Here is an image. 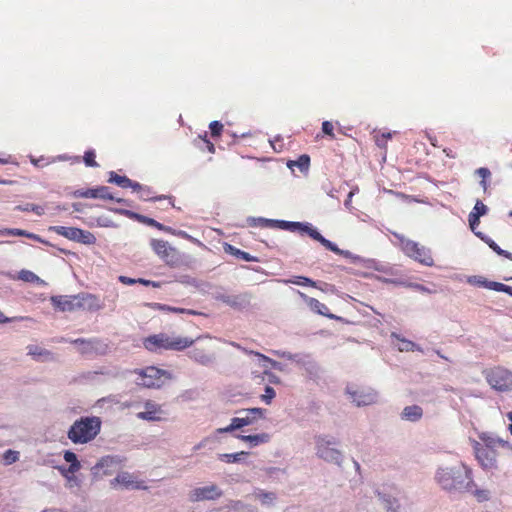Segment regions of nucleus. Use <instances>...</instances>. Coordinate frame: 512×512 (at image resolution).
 Returning a JSON list of instances; mask_svg holds the SVG:
<instances>
[{"label": "nucleus", "mask_w": 512, "mask_h": 512, "mask_svg": "<svg viewBox=\"0 0 512 512\" xmlns=\"http://www.w3.org/2000/svg\"><path fill=\"white\" fill-rule=\"evenodd\" d=\"M435 480L442 489L450 492H470L475 486L472 470L462 462L452 467L439 468Z\"/></svg>", "instance_id": "nucleus-1"}, {"label": "nucleus", "mask_w": 512, "mask_h": 512, "mask_svg": "<svg viewBox=\"0 0 512 512\" xmlns=\"http://www.w3.org/2000/svg\"><path fill=\"white\" fill-rule=\"evenodd\" d=\"M472 447L478 463L487 470L497 468L500 449H510L508 442L488 433H481L479 440L472 441Z\"/></svg>", "instance_id": "nucleus-2"}, {"label": "nucleus", "mask_w": 512, "mask_h": 512, "mask_svg": "<svg viewBox=\"0 0 512 512\" xmlns=\"http://www.w3.org/2000/svg\"><path fill=\"white\" fill-rule=\"evenodd\" d=\"M101 427L100 417L82 416L70 426L67 437L73 444H87L98 436Z\"/></svg>", "instance_id": "nucleus-3"}, {"label": "nucleus", "mask_w": 512, "mask_h": 512, "mask_svg": "<svg viewBox=\"0 0 512 512\" xmlns=\"http://www.w3.org/2000/svg\"><path fill=\"white\" fill-rule=\"evenodd\" d=\"M265 227L271 228H279L283 230L289 231H299L301 233H307L312 239L320 242L326 249L338 254L344 255L345 252L339 249L333 242L324 238L315 228H313L308 223L301 222H290L284 220H271V219H263Z\"/></svg>", "instance_id": "nucleus-4"}, {"label": "nucleus", "mask_w": 512, "mask_h": 512, "mask_svg": "<svg viewBox=\"0 0 512 512\" xmlns=\"http://www.w3.org/2000/svg\"><path fill=\"white\" fill-rule=\"evenodd\" d=\"M194 342L195 340L189 337L159 333L146 337L143 340V345L150 352L159 350L183 351L191 347Z\"/></svg>", "instance_id": "nucleus-5"}, {"label": "nucleus", "mask_w": 512, "mask_h": 512, "mask_svg": "<svg viewBox=\"0 0 512 512\" xmlns=\"http://www.w3.org/2000/svg\"><path fill=\"white\" fill-rule=\"evenodd\" d=\"M239 416L231 419V423L223 428H218L217 433H229L244 426L252 425L257 420L264 418L265 410L262 408L242 409L236 412Z\"/></svg>", "instance_id": "nucleus-6"}, {"label": "nucleus", "mask_w": 512, "mask_h": 512, "mask_svg": "<svg viewBox=\"0 0 512 512\" xmlns=\"http://www.w3.org/2000/svg\"><path fill=\"white\" fill-rule=\"evenodd\" d=\"M483 375L493 389L501 392L512 391V372L508 369L496 366L485 369Z\"/></svg>", "instance_id": "nucleus-7"}, {"label": "nucleus", "mask_w": 512, "mask_h": 512, "mask_svg": "<svg viewBox=\"0 0 512 512\" xmlns=\"http://www.w3.org/2000/svg\"><path fill=\"white\" fill-rule=\"evenodd\" d=\"M138 375L137 383L146 388H160L170 378L165 370L149 366L134 371Z\"/></svg>", "instance_id": "nucleus-8"}, {"label": "nucleus", "mask_w": 512, "mask_h": 512, "mask_svg": "<svg viewBox=\"0 0 512 512\" xmlns=\"http://www.w3.org/2000/svg\"><path fill=\"white\" fill-rule=\"evenodd\" d=\"M400 246L402 251L410 258L414 259L415 261L425 265V266H433L434 265V259L431 255L430 249L419 245V243L405 239L400 238Z\"/></svg>", "instance_id": "nucleus-9"}, {"label": "nucleus", "mask_w": 512, "mask_h": 512, "mask_svg": "<svg viewBox=\"0 0 512 512\" xmlns=\"http://www.w3.org/2000/svg\"><path fill=\"white\" fill-rule=\"evenodd\" d=\"M337 442L334 439L319 436L316 439L317 455L327 462L340 464L342 453L336 448Z\"/></svg>", "instance_id": "nucleus-10"}, {"label": "nucleus", "mask_w": 512, "mask_h": 512, "mask_svg": "<svg viewBox=\"0 0 512 512\" xmlns=\"http://www.w3.org/2000/svg\"><path fill=\"white\" fill-rule=\"evenodd\" d=\"M347 393L357 406H367L377 402V393L372 389L347 387Z\"/></svg>", "instance_id": "nucleus-11"}, {"label": "nucleus", "mask_w": 512, "mask_h": 512, "mask_svg": "<svg viewBox=\"0 0 512 512\" xmlns=\"http://www.w3.org/2000/svg\"><path fill=\"white\" fill-rule=\"evenodd\" d=\"M110 485L112 488H116L117 486L120 485L125 489H147V486L145 485L144 481L138 480L136 476L129 472L118 473L117 476L110 481Z\"/></svg>", "instance_id": "nucleus-12"}, {"label": "nucleus", "mask_w": 512, "mask_h": 512, "mask_svg": "<svg viewBox=\"0 0 512 512\" xmlns=\"http://www.w3.org/2000/svg\"><path fill=\"white\" fill-rule=\"evenodd\" d=\"M222 496V491L217 485L212 484L205 487H199L192 490L189 494V499L192 502H199L203 500H215Z\"/></svg>", "instance_id": "nucleus-13"}, {"label": "nucleus", "mask_w": 512, "mask_h": 512, "mask_svg": "<svg viewBox=\"0 0 512 512\" xmlns=\"http://www.w3.org/2000/svg\"><path fill=\"white\" fill-rule=\"evenodd\" d=\"M78 310H86L89 312H96L104 307L103 301L96 295L91 293L77 294Z\"/></svg>", "instance_id": "nucleus-14"}, {"label": "nucleus", "mask_w": 512, "mask_h": 512, "mask_svg": "<svg viewBox=\"0 0 512 512\" xmlns=\"http://www.w3.org/2000/svg\"><path fill=\"white\" fill-rule=\"evenodd\" d=\"M50 302L54 309L60 312H73L78 310L77 295L51 296Z\"/></svg>", "instance_id": "nucleus-15"}, {"label": "nucleus", "mask_w": 512, "mask_h": 512, "mask_svg": "<svg viewBox=\"0 0 512 512\" xmlns=\"http://www.w3.org/2000/svg\"><path fill=\"white\" fill-rule=\"evenodd\" d=\"M73 195L76 198L114 200V197L110 193V189L107 186H98L96 188L88 189H78L74 191Z\"/></svg>", "instance_id": "nucleus-16"}, {"label": "nucleus", "mask_w": 512, "mask_h": 512, "mask_svg": "<svg viewBox=\"0 0 512 512\" xmlns=\"http://www.w3.org/2000/svg\"><path fill=\"white\" fill-rule=\"evenodd\" d=\"M72 344L79 346V351L82 354L92 353L93 351H100L104 353L107 350V345L103 344L99 339H83L78 338L71 341Z\"/></svg>", "instance_id": "nucleus-17"}, {"label": "nucleus", "mask_w": 512, "mask_h": 512, "mask_svg": "<svg viewBox=\"0 0 512 512\" xmlns=\"http://www.w3.org/2000/svg\"><path fill=\"white\" fill-rule=\"evenodd\" d=\"M300 297L304 300L307 306L315 313L325 316L329 319H334L336 316L329 312V308L321 303L319 300L307 296L305 293L298 291Z\"/></svg>", "instance_id": "nucleus-18"}, {"label": "nucleus", "mask_w": 512, "mask_h": 512, "mask_svg": "<svg viewBox=\"0 0 512 512\" xmlns=\"http://www.w3.org/2000/svg\"><path fill=\"white\" fill-rule=\"evenodd\" d=\"M189 357L202 365H206L213 360V351L209 346H196L189 352Z\"/></svg>", "instance_id": "nucleus-19"}, {"label": "nucleus", "mask_w": 512, "mask_h": 512, "mask_svg": "<svg viewBox=\"0 0 512 512\" xmlns=\"http://www.w3.org/2000/svg\"><path fill=\"white\" fill-rule=\"evenodd\" d=\"M145 411L139 412L137 417L139 419L148 420V421H160L162 417V410L160 405L154 403L153 401H147L144 405Z\"/></svg>", "instance_id": "nucleus-20"}, {"label": "nucleus", "mask_w": 512, "mask_h": 512, "mask_svg": "<svg viewBox=\"0 0 512 512\" xmlns=\"http://www.w3.org/2000/svg\"><path fill=\"white\" fill-rule=\"evenodd\" d=\"M108 182L116 184L121 188H140V183L132 181L127 176H121L114 171L109 173Z\"/></svg>", "instance_id": "nucleus-21"}, {"label": "nucleus", "mask_w": 512, "mask_h": 512, "mask_svg": "<svg viewBox=\"0 0 512 512\" xmlns=\"http://www.w3.org/2000/svg\"><path fill=\"white\" fill-rule=\"evenodd\" d=\"M64 460L70 463L68 469L59 467V470L65 477H68V473L74 474L81 468L80 462L78 461L76 454L72 451L67 450L64 452Z\"/></svg>", "instance_id": "nucleus-22"}, {"label": "nucleus", "mask_w": 512, "mask_h": 512, "mask_svg": "<svg viewBox=\"0 0 512 512\" xmlns=\"http://www.w3.org/2000/svg\"><path fill=\"white\" fill-rule=\"evenodd\" d=\"M475 235L483 240L496 254L512 261V253L501 249L500 246L490 237L484 235L482 232H475Z\"/></svg>", "instance_id": "nucleus-23"}, {"label": "nucleus", "mask_w": 512, "mask_h": 512, "mask_svg": "<svg viewBox=\"0 0 512 512\" xmlns=\"http://www.w3.org/2000/svg\"><path fill=\"white\" fill-rule=\"evenodd\" d=\"M238 439L249 443L251 446H257L270 441V435L268 433H260L255 435H238Z\"/></svg>", "instance_id": "nucleus-24"}, {"label": "nucleus", "mask_w": 512, "mask_h": 512, "mask_svg": "<svg viewBox=\"0 0 512 512\" xmlns=\"http://www.w3.org/2000/svg\"><path fill=\"white\" fill-rule=\"evenodd\" d=\"M423 416V410L418 405L407 406L402 411V418L408 421H418Z\"/></svg>", "instance_id": "nucleus-25"}, {"label": "nucleus", "mask_w": 512, "mask_h": 512, "mask_svg": "<svg viewBox=\"0 0 512 512\" xmlns=\"http://www.w3.org/2000/svg\"><path fill=\"white\" fill-rule=\"evenodd\" d=\"M150 245L160 258H163L168 252L171 253L173 249L167 241L161 239H152Z\"/></svg>", "instance_id": "nucleus-26"}, {"label": "nucleus", "mask_w": 512, "mask_h": 512, "mask_svg": "<svg viewBox=\"0 0 512 512\" xmlns=\"http://www.w3.org/2000/svg\"><path fill=\"white\" fill-rule=\"evenodd\" d=\"M1 233L3 235H8V236H23V237H27V238L32 239L37 242H42V243L44 242L39 235L28 232L26 230L18 229V228H7V229H4Z\"/></svg>", "instance_id": "nucleus-27"}, {"label": "nucleus", "mask_w": 512, "mask_h": 512, "mask_svg": "<svg viewBox=\"0 0 512 512\" xmlns=\"http://www.w3.org/2000/svg\"><path fill=\"white\" fill-rule=\"evenodd\" d=\"M58 235L63 236L69 240L76 241L79 228L76 227H64V226H53L50 227Z\"/></svg>", "instance_id": "nucleus-28"}, {"label": "nucleus", "mask_w": 512, "mask_h": 512, "mask_svg": "<svg viewBox=\"0 0 512 512\" xmlns=\"http://www.w3.org/2000/svg\"><path fill=\"white\" fill-rule=\"evenodd\" d=\"M76 242L85 244V245H93L96 243V237L93 233L80 229L77 234Z\"/></svg>", "instance_id": "nucleus-29"}, {"label": "nucleus", "mask_w": 512, "mask_h": 512, "mask_svg": "<svg viewBox=\"0 0 512 512\" xmlns=\"http://www.w3.org/2000/svg\"><path fill=\"white\" fill-rule=\"evenodd\" d=\"M15 210L21 211V212H33L38 216H42L44 214V207L33 204V203H26L23 205H17L15 207Z\"/></svg>", "instance_id": "nucleus-30"}, {"label": "nucleus", "mask_w": 512, "mask_h": 512, "mask_svg": "<svg viewBox=\"0 0 512 512\" xmlns=\"http://www.w3.org/2000/svg\"><path fill=\"white\" fill-rule=\"evenodd\" d=\"M154 307H156L162 311H167V312H171V313H180V314H189V315H197L198 314L196 311L191 310V309L178 308V307H173V306H169V305H165V304H154Z\"/></svg>", "instance_id": "nucleus-31"}, {"label": "nucleus", "mask_w": 512, "mask_h": 512, "mask_svg": "<svg viewBox=\"0 0 512 512\" xmlns=\"http://www.w3.org/2000/svg\"><path fill=\"white\" fill-rule=\"evenodd\" d=\"M285 283L317 288V283L314 280L305 276H293L292 278L285 280Z\"/></svg>", "instance_id": "nucleus-32"}, {"label": "nucleus", "mask_w": 512, "mask_h": 512, "mask_svg": "<svg viewBox=\"0 0 512 512\" xmlns=\"http://www.w3.org/2000/svg\"><path fill=\"white\" fill-rule=\"evenodd\" d=\"M133 191L139 194L140 199L144 201H155L161 200L162 197H154L152 191L149 187L143 186L140 184V188H133Z\"/></svg>", "instance_id": "nucleus-33"}, {"label": "nucleus", "mask_w": 512, "mask_h": 512, "mask_svg": "<svg viewBox=\"0 0 512 512\" xmlns=\"http://www.w3.org/2000/svg\"><path fill=\"white\" fill-rule=\"evenodd\" d=\"M244 455H248V452L241 451V452L231 453V454L224 453V454H219L218 459L221 461H224L226 463H235V462L241 461L242 456H244Z\"/></svg>", "instance_id": "nucleus-34"}, {"label": "nucleus", "mask_w": 512, "mask_h": 512, "mask_svg": "<svg viewBox=\"0 0 512 512\" xmlns=\"http://www.w3.org/2000/svg\"><path fill=\"white\" fill-rule=\"evenodd\" d=\"M310 165V157L306 154L299 156L296 161H290L288 166L292 168L293 166H297L301 171L308 170Z\"/></svg>", "instance_id": "nucleus-35"}, {"label": "nucleus", "mask_w": 512, "mask_h": 512, "mask_svg": "<svg viewBox=\"0 0 512 512\" xmlns=\"http://www.w3.org/2000/svg\"><path fill=\"white\" fill-rule=\"evenodd\" d=\"M481 284L490 289V290H494V291H497V292H504V293H507L509 292V288L510 286L508 285H505L503 283H500V282H495V281H482Z\"/></svg>", "instance_id": "nucleus-36"}, {"label": "nucleus", "mask_w": 512, "mask_h": 512, "mask_svg": "<svg viewBox=\"0 0 512 512\" xmlns=\"http://www.w3.org/2000/svg\"><path fill=\"white\" fill-rule=\"evenodd\" d=\"M255 496L263 505H272L276 499V494L273 492L259 491Z\"/></svg>", "instance_id": "nucleus-37"}, {"label": "nucleus", "mask_w": 512, "mask_h": 512, "mask_svg": "<svg viewBox=\"0 0 512 512\" xmlns=\"http://www.w3.org/2000/svg\"><path fill=\"white\" fill-rule=\"evenodd\" d=\"M476 174L481 178L480 185L483 188L484 192L488 189V182L487 179L491 177V172L486 167H481L476 170Z\"/></svg>", "instance_id": "nucleus-38"}, {"label": "nucleus", "mask_w": 512, "mask_h": 512, "mask_svg": "<svg viewBox=\"0 0 512 512\" xmlns=\"http://www.w3.org/2000/svg\"><path fill=\"white\" fill-rule=\"evenodd\" d=\"M166 264L169 266H177L180 262V255L179 252L173 248L171 250V253H167L163 258H161Z\"/></svg>", "instance_id": "nucleus-39"}, {"label": "nucleus", "mask_w": 512, "mask_h": 512, "mask_svg": "<svg viewBox=\"0 0 512 512\" xmlns=\"http://www.w3.org/2000/svg\"><path fill=\"white\" fill-rule=\"evenodd\" d=\"M120 465V460L117 459L116 457H113V456H106V457H103L99 463L97 464V467L99 468H108V467H112V466H119Z\"/></svg>", "instance_id": "nucleus-40"}, {"label": "nucleus", "mask_w": 512, "mask_h": 512, "mask_svg": "<svg viewBox=\"0 0 512 512\" xmlns=\"http://www.w3.org/2000/svg\"><path fill=\"white\" fill-rule=\"evenodd\" d=\"M28 354L33 357H40V356H48L50 355V352L40 346L37 345H29L27 346Z\"/></svg>", "instance_id": "nucleus-41"}, {"label": "nucleus", "mask_w": 512, "mask_h": 512, "mask_svg": "<svg viewBox=\"0 0 512 512\" xmlns=\"http://www.w3.org/2000/svg\"><path fill=\"white\" fill-rule=\"evenodd\" d=\"M95 158H96L95 151L87 150L83 156L85 165L88 167H98L99 164L96 162Z\"/></svg>", "instance_id": "nucleus-42"}, {"label": "nucleus", "mask_w": 512, "mask_h": 512, "mask_svg": "<svg viewBox=\"0 0 512 512\" xmlns=\"http://www.w3.org/2000/svg\"><path fill=\"white\" fill-rule=\"evenodd\" d=\"M19 279L25 281V282H39L40 278L29 270H21L19 272Z\"/></svg>", "instance_id": "nucleus-43"}, {"label": "nucleus", "mask_w": 512, "mask_h": 512, "mask_svg": "<svg viewBox=\"0 0 512 512\" xmlns=\"http://www.w3.org/2000/svg\"><path fill=\"white\" fill-rule=\"evenodd\" d=\"M19 459V452L14 450H7L3 454V461L5 465H10L18 461Z\"/></svg>", "instance_id": "nucleus-44"}, {"label": "nucleus", "mask_w": 512, "mask_h": 512, "mask_svg": "<svg viewBox=\"0 0 512 512\" xmlns=\"http://www.w3.org/2000/svg\"><path fill=\"white\" fill-rule=\"evenodd\" d=\"M488 211L487 206L480 200H477L473 210L470 212L473 215H477L478 217L484 216Z\"/></svg>", "instance_id": "nucleus-45"}, {"label": "nucleus", "mask_w": 512, "mask_h": 512, "mask_svg": "<svg viewBox=\"0 0 512 512\" xmlns=\"http://www.w3.org/2000/svg\"><path fill=\"white\" fill-rule=\"evenodd\" d=\"M223 124L219 121H212L209 125L211 136L219 137L223 131Z\"/></svg>", "instance_id": "nucleus-46"}, {"label": "nucleus", "mask_w": 512, "mask_h": 512, "mask_svg": "<svg viewBox=\"0 0 512 512\" xmlns=\"http://www.w3.org/2000/svg\"><path fill=\"white\" fill-rule=\"evenodd\" d=\"M401 344L399 345V350L400 351H414L415 349L419 350V348L417 347V345L410 341V340H406V339H399Z\"/></svg>", "instance_id": "nucleus-47"}, {"label": "nucleus", "mask_w": 512, "mask_h": 512, "mask_svg": "<svg viewBox=\"0 0 512 512\" xmlns=\"http://www.w3.org/2000/svg\"><path fill=\"white\" fill-rule=\"evenodd\" d=\"M375 143L378 147H385L387 141L391 138V133H381L374 136Z\"/></svg>", "instance_id": "nucleus-48"}, {"label": "nucleus", "mask_w": 512, "mask_h": 512, "mask_svg": "<svg viewBox=\"0 0 512 512\" xmlns=\"http://www.w3.org/2000/svg\"><path fill=\"white\" fill-rule=\"evenodd\" d=\"M322 131L324 134L328 135L331 139H335L334 126H333L332 122L324 121L322 123Z\"/></svg>", "instance_id": "nucleus-49"}, {"label": "nucleus", "mask_w": 512, "mask_h": 512, "mask_svg": "<svg viewBox=\"0 0 512 512\" xmlns=\"http://www.w3.org/2000/svg\"><path fill=\"white\" fill-rule=\"evenodd\" d=\"M468 221H469V226L471 228V230L475 233L477 232L476 231V228L479 226L480 224V217H478L477 215H473V214H469L468 216Z\"/></svg>", "instance_id": "nucleus-50"}, {"label": "nucleus", "mask_w": 512, "mask_h": 512, "mask_svg": "<svg viewBox=\"0 0 512 512\" xmlns=\"http://www.w3.org/2000/svg\"><path fill=\"white\" fill-rule=\"evenodd\" d=\"M275 397V391L272 387L270 386H266L265 388V394L262 395V399L266 402V403H270L271 400Z\"/></svg>", "instance_id": "nucleus-51"}, {"label": "nucleus", "mask_w": 512, "mask_h": 512, "mask_svg": "<svg viewBox=\"0 0 512 512\" xmlns=\"http://www.w3.org/2000/svg\"><path fill=\"white\" fill-rule=\"evenodd\" d=\"M138 283L144 285V286H152L154 288H159L161 285L159 282L147 280L144 278H138Z\"/></svg>", "instance_id": "nucleus-52"}, {"label": "nucleus", "mask_w": 512, "mask_h": 512, "mask_svg": "<svg viewBox=\"0 0 512 512\" xmlns=\"http://www.w3.org/2000/svg\"><path fill=\"white\" fill-rule=\"evenodd\" d=\"M200 138L203 140V142L205 143L206 145V148L207 150L210 152V153H215V146L214 144L207 139V133H205V135L202 137L200 136Z\"/></svg>", "instance_id": "nucleus-53"}, {"label": "nucleus", "mask_w": 512, "mask_h": 512, "mask_svg": "<svg viewBox=\"0 0 512 512\" xmlns=\"http://www.w3.org/2000/svg\"><path fill=\"white\" fill-rule=\"evenodd\" d=\"M119 281L125 285H133L138 283V279H133L127 276H119Z\"/></svg>", "instance_id": "nucleus-54"}, {"label": "nucleus", "mask_w": 512, "mask_h": 512, "mask_svg": "<svg viewBox=\"0 0 512 512\" xmlns=\"http://www.w3.org/2000/svg\"><path fill=\"white\" fill-rule=\"evenodd\" d=\"M143 219V222L151 225V226H155V227H158V228H161L162 225L160 223H158L157 221H155L154 219L152 218H146V217H142Z\"/></svg>", "instance_id": "nucleus-55"}, {"label": "nucleus", "mask_w": 512, "mask_h": 512, "mask_svg": "<svg viewBox=\"0 0 512 512\" xmlns=\"http://www.w3.org/2000/svg\"><path fill=\"white\" fill-rule=\"evenodd\" d=\"M476 496L478 499H487V492L485 490H476L475 491Z\"/></svg>", "instance_id": "nucleus-56"}, {"label": "nucleus", "mask_w": 512, "mask_h": 512, "mask_svg": "<svg viewBox=\"0 0 512 512\" xmlns=\"http://www.w3.org/2000/svg\"><path fill=\"white\" fill-rule=\"evenodd\" d=\"M12 163V157L10 155L6 157H0V164H9Z\"/></svg>", "instance_id": "nucleus-57"}, {"label": "nucleus", "mask_w": 512, "mask_h": 512, "mask_svg": "<svg viewBox=\"0 0 512 512\" xmlns=\"http://www.w3.org/2000/svg\"><path fill=\"white\" fill-rule=\"evenodd\" d=\"M237 253H238L239 255H241V258H242V259L247 260V261H249V260H250L249 254H248L247 252L237 250Z\"/></svg>", "instance_id": "nucleus-58"}, {"label": "nucleus", "mask_w": 512, "mask_h": 512, "mask_svg": "<svg viewBox=\"0 0 512 512\" xmlns=\"http://www.w3.org/2000/svg\"><path fill=\"white\" fill-rule=\"evenodd\" d=\"M428 140L430 141L431 145L434 147H437V139L435 136L428 135Z\"/></svg>", "instance_id": "nucleus-59"}, {"label": "nucleus", "mask_w": 512, "mask_h": 512, "mask_svg": "<svg viewBox=\"0 0 512 512\" xmlns=\"http://www.w3.org/2000/svg\"><path fill=\"white\" fill-rule=\"evenodd\" d=\"M507 418H508V420H509V422H510V423H509V430H510V432L512 433V412H508V413H507Z\"/></svg>", "instance_id": "nucleus-60"}, {"label": "nucleus", "mask_w": 512, "mask_h": 512, "mask_svg": "<svg viewBox=\"0 0 512 512\" xmlns=\"http://www.w3.org/2000/svg\"><path fill=\"white\" fill-rule=\"evenodd\" d=\"M8 319L4 317V314L0 311V323L6 322Z\"/></svg>", "instance_id": "nucleus-61"}, {"label": "nucleus", "mask_w": 512, "mask_h": 512, "mask_svg": "<svg viewBox=\"0 0 512 512\" xmlns=\"http://www.w3.org/2000/svg\"><path fill=\"white\" fill-rule=\"evenodd\" d=\"M12 181L10 180H3V179H0V184H11Z\"/></svg>", "instance_id": "nucleus-62"}, {"label": "nucleus", "mask_w": 512, "mask_h": 512, "mask_svg": "<svg viewBox=\"0 0 512 512\" xmlns=\"http://www.w3.org/2000/svg\"><path fill=\"white\" fill-rule=\"evenodd\" d=\"M31 162L35 165V166H38L39 164V161L38 160H35V159H32Z\"/></svg>", "instance_id": "nucleus-63"}, {"label": "nucleus", "mask_w": 512, "mask_h": 512, "mask_svg": "<svg viewBox=\"0 0 512 512\" xmlns=\"http://www.w3.org/2000/svg\"><path fill=\"white\" fill-rule=\"evenodd\" d=\"M508 295L512 296V287L510 286L509 292H507Z\"/></svg>", "instance_id": "nucleus-64"}]
</instances>
